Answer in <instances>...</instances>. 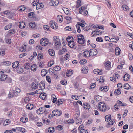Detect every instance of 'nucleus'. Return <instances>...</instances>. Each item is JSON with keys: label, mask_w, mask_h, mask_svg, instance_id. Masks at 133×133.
Segmentation results:
<instances>
[{"label": "nucleus", "mask_w": 133, "mask_h": 133, "mask_svg": "<svg viewBox=\"0 0 133 133\" xmlns=\"http://www.w3.org/2000/svg\"><path fill=\"white\" fill-rule=\"evenodd\" d=\"M37 57L38 59H42L43 58V56H42V55H41V54H38Z\"/></svg>", "instance_id": "338daca9"}, {"label": "nucleus", "mask_w": 133, "mask_h": 133, "mask_svg": "<svg viewBox=\"0 0 133 133\" xmlns=\"http://www.w3.org/2000/svg\"><path fill=\"white\" fill-rule=\"evenodd\" d=\"M98 107L99 110L102 112H104L106 110V107L105 103L103 102H101L98 104Z\"/></svg>", "instance_id": "f257e3e1"}, {"label": "nucleus", "mask_w": 133, "mask_h": 133, "mask_svg": "<svg viewBox=\"0 0 133 133\" xmlns=\"http://www.w3.org/2000/svg\"><path fill=\"white\" fill-rule=\"evenodd\" d=\"M50 27L53 29H56L58 28L57 24L55 23V22L50 21Z\"/></svg>", "instance_id": "0eeeda50"}, {"label": "nucleus", "mask_w": 133, "mask_h": 133, "mask_svg": "<svg viewBox=\"0 0 133 133\" xmlns=\"http://www.w3.org/2000/svg\"><path fill=\"white\" fill-rule=\"evenodd\" d=\"M5 54V51L4 50L2 49H0V54L1 55L3 56Z\"/></svg>", "instance_id": "49530a36"}, {"label": "nucleus", "mask_w": 133, "mask_h": 133, "mask_svg": "<svg viewBox=\"0 0 133 133\" xmlns=\"http://www.w3.org/2000/svg\"><path fill=\"white\" fill-rule=\"evenodd\" d=\"M8 76L5 74H1L0 80L1 81H5L7 78Z\"/></svg>", "instance_id": "ddd939ff"}, {"label": "nucleus", "mask_w": 133, "mask_h": 133, "mask_svg": "<svg viewBox=\"0 0 133 133\" xmlns=\"http://www.w3.org/2000/svg\"><path fill=\"white\" fill-rule=\"evenodd\" d=\"M62 100V99H59L58 100V101L56 102V104L58 105L59 106L62 104L63 102Z\"/></svg>", "instance_id": "e433bc0d"}, {"label": "nucleus", "mask_w": 133, "mask_h": 133, "mask_svg": "<svg viewBox=\"0 0 133 133\" xmlns=\"http://www.w3.org/2000/svg\"><path fill=\"white\" fill-rule=\"evenodd\" d=\"M17 73H22L23 72L24 69L22 67H19L16 70Z\"/></svg>", "instance_id": "b1692460"}, {"label": "nucleus", "mask_w": 133, "mask_h": 133, "mask_svg": "<svg viewBox=\"0 0 133 133\" xmlns=\"http://www.w3.org/2000/svg\"><path fill=\"white\" fill-rule=\"evenodd\" d=\"M75 45V43L73 41L70 40L68 41V45L69 47L71 48H73Z\"/></svg>", "instance_id": "f8f14e48"}, {"label": "nucleus", "mask_w": 133, "mask_h": 133, "mask_svg": "<svg viewBox=\"0 0 133 133\" xmlns=\"http://www.w3.org/2000/svg\"><path fill=\"white\" fill-rule=\"evenodd\" d=\"M40 43L41 45L43 46H46L48 44H51L49 43L48 40L47 38H45L44 39L42 38L41 39Z\"/></svg>", "instance_id": "f03ea898"}, {"label": "nucleus", "mask_w": 133, "mask_h": 133, "mask_svg": "<svg viewBox=\"0 0 133 133\" xmlns=\"http://www.w3.org/2000/svg\"><path fill=\"white\" fill-rule=\"evenodd\" d=\"M88 68L86 66H84L83 68L81 70V71L82 73L86 74L88 72Z\"/></svg>", "instance_id": "412c9836"}, {"label": "nucleus", "mask_w": 133, "mask_h": 133, "mask_svg": "<svg viewBox=\"0 0 133 133\" xmlns=\"http://www.w3.org/2000/svg\"><path fill=\"white\" fill-rule=\"evenodd\" d=\"M105 2L107 5L108 6L109 8L111 7V5L109 1V0H106L105 1Z\"/></svg>", "instance_id": "8fccbe9b"}, {"label": "nucleus", "mask_w": 133, "mask_h": 133, "mask_svg": "<svg viewBox=\"0 0 133 133\" xmlns=\"http://www.w3.org/2000/svg\"><path fill=\"white\" fill-rule=\"evenodd\" d=\"M54 70L56 71H58L61 69V68L59 66H57L54 68Z\"/></svg>", "instance_id": "4c0bfd02"}, {"label": "nucleus", "mask_w": 133, "mask_h": 133, "mask_svg": "<svg viewBox=\"0 0 133 133\" xmlns=\"http://www.w3.org/2000/svg\"><path fill=\"white\" fill-rule=\"evenodd\" d=\"M51 1L52 6H57L59 4V2L57 0H51Z\"/></svg>", "instance_id": "f3484780"}, {"label": "nucleus", "mask_w": 133, "mask_h": 133, "mask_svg": "<svg viewBox=\"0 0 133 133\" xmlns=\"http://www.w3.org/2000/svg\"><path fill=\"white\" fill-rule=\"evenodd\" d=\"M77 4L76 5V8H79L81 5V1L79 0H78L77 1Z\"/></svg>", "instance_id": "a18cd8bd"}, {"label": "nucleus", "mask_w": 133, "mask_h": 133, "mask_svg": "<svg viewBox=\"0 0 133 133\" xmlns=\"http://www.w3.org/2000/svg\"><path fill=\"white\" fill-rule=\"evenodd\" d=\"M17 63H18V61H16L13 63L12 65L13 68H16L17 67Z\"/></svg>", "instance_id": "a19ab883"}, {"label": "nucleus", "mask_w": 133, "mask_h": 133, "mask_svg": "<svg viewBox=\"0 0 133 133\" xmlns=\"http://www.w3.org/2000/svg\"><path fill=\"white\" fill-rule=\"evenodd\" d=\"M18 26L20 28H25V23L23 21L20 22L19 23Z\"/></svg>", "instance_id": "dca6fc26"}, {"label": "nucleus", "mask_w": 133, "mask_h": 133, "mask_svg": "<svg viewBox=\"0 0 133 133\" xmlns=\"http://www.w3.org/2000/svg\"><path fill=\"white\" fill-rule=\"evenodd\" d=\"M46 96V94L45 93H42L40 94L39 97L42 100H44Z\"/></svg>", "instance_id": "aec40b11"}, {"label": "nucleus", "mask_w": 133, "mask_h": 133, "mask_svg": "<svg viewBox=\"0 0 133 133\" xmlns=\"http://www.w3.org/2000/svg\"><path fill=\"white\" fill-rule=\"evenodd\" d=\"M48 52L50 55L53 56L55 55L54 51L52 49H49L48 50Z\"/></svg>", "instance_id": "c756f323"}, {"label": "nucleus", "mask_w": 133, "mask_h": 133, "mask_svg": "<svg viewBox=\"0 0 133 133\" xmlns=\"http://www.w3.org/2000/svg\"><path fill=\"white\" fill-rule=\"evenodd\" d=\"M26 108L28 109H32L33 107V105L32 104L29 103L26 107Z\"/></svg>", "instance_id": "c85d7f7f"}, {"label": "nucleus", "mask_w": 133, "mask_h": 133, "mask_svg": "<svg viewBox=\"0 0 133 133\" xmlns=\"http://www.w3.org/2000/svg\"><path fill=\"white\" fill-rule=\"evenodd\" d=\"M48 72V70L45 69H43L41 70V74L42 76H45Z\"/></svg>", "instance_id": "5701e85b"}, {"label": "nucleus", "mask_w": 133, "mask_h": 133, "mask_svg": "<svg viewBox=\"0 0 133 133\" xmlns=\"http://www.w3.org/2000/svg\"><path fill=\"white\" fill-rule=\"evenodd\" d=\"M74 85L75 88L77 89L78 87V84L77 82H75L74 83Z\"/></svg>", "instance_id": "864d4df0"}, {"label": "nucleus", "mask_w": 133, "mask_h": 133, "mask_svg": "<svg viewBox=\"0 0 133 133\" xmlns=\"http://www.w3.org/2000/svg\"><path fill=\"white\" fill-rule=\"evenodd\" d=\"M31 87L32 89H37L38 87V83L36 82H34L31 84Z\"/></svg>", "instance_id": "9d476101"}, {"label": "nucleus", "mask_w": 133, "mask_h": 133, "mask_svg": "<svg viewBox=\"0 0 133 133\" xmlns=\"http://www.w3.org/2000/svg\"><path fill=\"white\" fill-rule=\"evenodd\" d=\"M29 25L31 28H34L35 26L36 25L35 22H32L30 23Z\"/></svg>", "instance_id": "f704fd0d"}, {"label": "nucleus", "mask_w": 133, "mask_h": 133, "mask_svg": "<svg viewBox=\"0 0 133 133\" xmlns=\"http://www.w3.org/2000/svg\"><path fill=\"white\" fill-rule=\"evenodd\" d=\"M12 23H10L9 24L7 25L6 26L5 28L4 29L5 30H8L10 29L12 27Z\"/></svg>", "instance_id": "72a5a7b5"}, {"label": "nucleus", "mask_w": 133, "mask_h": 133, "mask_svg": "<svg viewBox=\"0 0 133 133\" xmlns=\"http://www.w3.org/2000/svg\"><path fill=\"white\" fill-rule=\"evenodd\" d=\"M110 62L109 61H107L105 63V66L107 67L108 68H109L110 66Z\"/></svg>", "instance_id": "603ef678"}, {"label": "nucleus", "mask_w": 133, "mask_h": 133, "mask_svg": "<svg viewBox=\"0 0 133 133\" xmlns=\"http://www.w3.org/2000/svg\"><path fill=\"white\" fill-rule=\"evenodd\" d=\"M44 6L43 4L42 3H36V9L38 10L39 9L43 8Z\"/></svg>", "instance_id": "6ab92c4d"}, {"label": "nucleus", "mask_w": 133, "mask_h": 133, "mask_svg": "<svg viewBox=\"0 0 133 133\" xmlns=\"http://www.w3.org/2000/svg\"><path fill=\"white\" fill-rule=\"evenodd\" d=\"M96 100V101H100L101 99V97L98 95L96 96L94 98Z\"/></svg>", "instance_id": "58836bf2"}, {"label": "nucleus", "mask_w": 133, "mask_h": 133, "mask_svg": "<svg viewBox=\"0 0 133 133\" xmlns=\"http://www.w3.org/2000/svg\"><path fill=\"white\" fill-rule=\"evenodd\" d=\"M121 92V90L119 88L116 89L114 91L115 95H118L120 94Z\"/></svg>", "instance_id": "7c9ffc66"}, {"label": "nucleus", "mask_w": 133, "mask_h": 133, "mask_svg": "<svg viewBox=\"0 0 133 133\" xmlns=\"http://www.w3.org/2000/svg\"><path fill=\"white\" fill-rule=\"evenodd\" d=\"M25 9V7L24 5L21 6L19 7V10L20 11H22L24 10Z\"/></svg>", "instance_id": "c9c22d12"}, {"label": "nucleus", "mask_w": 133, "mask_h": 133, "mask_svg": "<svg viewBox=\"0 0 133 133\" xmlns=\"http://www.w3.org/2000/svg\"><path fill=\"white\" fill-rule=\"evenodd\" d=\"M117 102L118 103V104H119L120 105L123 106H125L124 104L122 103L121 101L118 100Z\"/></svg>", "instance_id": "e2e57ef3"}, {"label": "nucleus", "mask_w": 133, "mask_h": 133, "mask_svg": "<svg viewBox=\"0 0 133 133\" xmlns=\"http://www.w3.org/2000/svg\"><path fill=\"white\" fill-rule=\"evenodd\" d=\"M53 115L56 116H59L61 115L62 114V112L58 110H55L52 112Z\"/></svg>", "instance_id": "423d86ee"}, {"label": "nucleus", "mask_w": 133, "mask_h": 133, "mask_svg": "<svg viewBox=\"0 0 133 133\" xmlns=\"http://www.w3.org/2000/svg\"><path fill=\"white\" fill-rule=\"evenodd\" d=\"M25 69H28L29 68V67H30V64L28 63H26L25 64Z\"/></svg>", "instance_id": "de8ad7c7"}, {"label": "nucleus", "mask_w": 133, "mask_h": 133, "mask_svg": "<svg viewBox=\"0 0 133 133\" xmlns=\"http://www.w3.org/2000/svg\"><path fill=\"white\" fill-rule=\"evenodd\" d=\"M15 29H12L9 30V32L10 34H13L15 33Z\"/></svg>", "instance_id": "4d7b16f0"}, {"label": "nucleus", "mask_w": 133, "mask_h": 133, "mask_svg": "<svg viewBox=\"0 0 133 133\" xmlns=\"http://www.w3.org/2000/svg\"><path fill=\"white\" fill-rule=\"evenodd\" d=\"M89 51H88L86 50L83 53V55L86 57H89L90 56Z\"/></svg>", "instance_id": "a211bd4d"}, {"label": "nucleus", "mask_w": 133, "mask_h": 133, "mask_svg": "<svg viewBox=\"0 0 133 133\" xmlns=\"http://www.w3.org/2000/svg\"><path fill=\"white\" fill-rule=\"evenodd\" d=\"M57 129L59 130H61L63 129V127L62 125H58L57 127Z\"/></svg>", "instance_id": "680f3d73"}, {"label": "nucleus", "mask_w": 133, "mask_h": 133, "mask_svg": "<svg viewBox=\"0 0 133 133\" xmlns=\"http://www.w3.org/2000/svg\"><path fill=\"white\" fill-rule=\"evenodd\" d=\"M46 80L49 83H51V79L50 77L49 76H46Z\"/></svg>", "instance_id": "09e8293b"}, {"label": "nucleus", "mask_w": 133, "mask_h": 133, "mask_svg": "<svg viewBox=\"0 0 133 133\" xmlns=\"http://www.w3.org/2000/svg\"><path fill=\"white\" fill-rule=\"evenodd\" d=\"M129 58L130 60H132L133 56L132 55L131 53H129L128 54Z\"/></svg>", "instance_id": "052dcab7"}, {"label": "nucleus", "mask_w": 133, "mask_h": 133, "mask_svg": "<svg viewBox=\"0 0 133 133\" xmlns=\"http://www.w3.org/2000/svg\"><path fill=\"white\" fill-rule=\"evenodd\" d=\"M14 91H15L16 93L17 94V93H20L21 91L20 89L18 88H16L14 90Z\"/></svg>", "instance_id": "13d9d810"}, {"label": "nucleus", "mask_w": 133, "mask_h": 133, "mask_svg": "<svg viewBox=\"0 0 133 133\" xmlns=\"http://www.w3.org/2000/svg\"><path fill=\"white\" fill-rule=\"evenodd\" d=\"M44 109H45L44 107L40 108L38 109L37 110L36 112L38 114H42L45 112V111H44Z\"/></svg>", "instance_id": "6e6552de"}, {"label": "nucleus", "mask_w": 133, "mask_h": 133, "mask_svg": "<svg viewBox=\"0 0 133 133\" xmlns=\"http://www.w3.org/2000/svg\"><path fill=\"white\" fill-rule=\"evenodd\" d=\"M43 28L46 30H48L49 27L47 25H44L43 26Z\"/></svg>", "instance_id": "69168bd1"}, {"label": "nucleus", "mask_w": 133, "mask_h": 133, "mask_svg": "<svg viewBox=\"0 0 133 133\" xmlns=\"http://www.w3.org/2000/svg\"><path fill=\"white\" fill-rule=\"evenodd\" d=\"M57 19L58 22L61 23L63 21V18L62 15H58L57 16Z\"/></svg>", "instance_id": "2eb2a0df"}, {"label": "nucleus", "mask_w": 133, "mask_h": 133, "mask_svg": "<svg viewBox=\"0 0 133 133\" xmlns=\"http://www.w3.org/2000/svg\"><path fill=\"white\" fill-rule=\"evenodd\" d=\"M120 49L118 47L116 48L115 51V54L117 55H118L120 54Z\"/></svg>", "instance_id": "cd10ccee"}, {"label": "nucleus", "mask_w": 133, "mask_h": 133, "mask_svg": "<svg viewBox=\"0 0 133 133\" xmlns=\"http://www.w3.org/2000/svg\"><path fill=\"white\" fill-rule=\"evenodd\" d=\"M35 15L34 13V12H31L28 14L29 17L30 18L34 17Z\"/></svg>", "instance_id": "ea45409f"}, {"label": "nucleus", "mask_w": 133, "mask_h": 133, "mask_svg": "<svg viewBox=\"0 0 133 133\" xmlns=\"http://www.w3.org/2000/svg\"><path fill=\"white\" fill-rule=\"evenodd\" d=\"M84 126L83 125H81L79 126L78 128V130L79 131H81L82 130H84Z\"/></svg>", "instance_id": "5fc2aeb1"}, {"label": "nucleus", "mask_w": 133, "mask_h": 133, "mask_svg": "<svg viewBox=\"0 0 133 133\" xmlns=\"http://www.w3.org/2000/svg\"><path fill=\"white\" fill-rule=\"evenodd\" d=\"M18 94L16 93L14 90H12L10 92L9 94L8 97L9 98H12L17 96Z\"/></svg>", "instance_id": "39448f33"}, {"label": "nucleus", "mask_w": 133, "mask_h": 133, "mask_svg": "<svg viewBox=\"0 0 133 133\" xmlns=\"http://www.w3.org/2000/svg\"><path fill=\"white\" fill-rule=\"evenodd\" d=\"M87 62L86 60L85 59L81 60L80 61L79 63L81 65H83Z\"/></svg>", "instance_id": "79ce46f5"}, {"label": "nucleus", "mask_w": 133, "mask_h": 133, "mask_svg": "<svg viewBox=\"0 0 133 133\" xmlns=\"http://www.w3.org/2000/svg\"><path fill=\"white\" fill-rule=\"evenodd\" d=\"M53 41L55 43V46L59 45L61 44L60 40L59 37L58 36H55L53 37Z\"/></svg>", "instance_id": "7ed1b4c3"}, {"label": "nucleus", "mask_w": 133, "mask_h": 133, "mask_svg": "<svg viewBox=\"0 0 133 133\" xmlns=\"http://www.w3.org/2000/svg\"><path fill=\"white\" fill-rule=\"evenodd\" d=\"M26 46L25 45L24 46L22 47L21 48L20 50L22 52H25L26 51L25 47Z\"/></svg>", "instance_id": "3c124183"}, {"label": "nucleus", "mask_w": 133, "mask_h": 133, "mask_svg": "<svg viewBox=\"0 0 133 133\" xmlns=\"http://www.w3.org/2000/svg\"><path fill=\"white\" fill-rule=\"evenodd\" d=\"M96 41L97 42H102L103 41L102 38L101 37H97L96 38Z\"/></svg>", "instance_id": "c03bdc74"}, {"label": "nucleus", "mask_w": 133, "mask_h": 133, "mask_svg": "<svg viewBox=\"0 0 133 133\" xmlns=\"http://www.w3.org/2000/svg\"><path fill=\"white\" fill-rule=\"evenodd\" d=\"M83 106L84 107V108L85 110L88 109L89 110L91 108L90 104L86 103H83Z\"/></svg>", "instance_id": "9b49d317"}, {"label": "nucleus", "mask_w": 133, "mask_h": 133, "mask_svg": "<svg viewBox=\"0 0 133 133\" xmlns=\"http://www.w3.org/2000/svg\"><path fill=\"white\" fill-rule=\"evenodd\" d=\"M11 63L10 62L8 61H5L2 62L1 63L2 65L8 66L10 65Z\"/></svg>", "instance_id": "4be33fe9"}, {"label": "nucleus", "mask_w": 133, "mask_h": 133, "mask_svg": "<svg viewBox=\"0 0 133 133\" xmlns=\"http://www.w3.org/2000/svg\"><path fill=\"white\" fill-rule=\"evenodd\" d=\"M6 82L7 83H12V80L10 77H9L7 78Z\"/></svg>", "instance_id": "37998d69"}, {"label": "nucleus", "mask_w": 133, "mask_h": 133, "mask_svg": "<svg viewBox=\"0 0 133 133\" xmlns=\"http://www.w3.org/2000/svg\"><path fill=\"white\" fill-rule=\"evenodd\" d=\"M43 123H44L46 124L47 125H48L50 122V121L48 119L47 120H45L44 119L43 120Z\"/></svg>", "instance_id": "6e6d98bb"}, {"label": "nucleus", "mask_w": 133, "mask_h": 133, "mask_svg": "<svg viewBox=\"0 0 133 133\" xmlns=\"http://www.w3.org/2000/svg\"><path fill=\"white\" fill-rule=\"evenodd\" d=\"M39 87L42 90L43 89H44L45 88V86L44 83V82L42 81L39 84Z\"/></svg>", "instance_id": "393cba45"}, {"label": "nucleus", "mask_w": 133, "mask_h": 133, "mask_svg": "<svg viewBox=\"0 0 133 133\" xmlns=\"http://www.w3.org/2000/svg\"><path fill=\"white\" fill-rule=\"evenodd\" d=\"M130 88V86L128 84L125 83V89H128Z\"/></svg>", "instance_id": "bf43d9fd"}, {"label": "nucleus", "mask_w": 133, "mask_h": 133, "mask_svg": "<svg viewBox=\"0 0 133 133\" xmlns=\"http://www.w3.org/2000/svg\"><path fill=\"white\" fill-rule=\"evenodd\" d=\"M54 62H52V61L49 62L48 63V65L49 67H50V66H51L53 65V64H54Z\"/></svg>", "instance_id": "774afa93"}, {"label": "nucleus", "mask_w": 133, "mask_h": 133, "mask_svg": "<svg viewBox=\"0 0 133 133\" xmlns=\"http://www.w3.org/2000/svg\"><path fill=\"white\" fill-rule=\"evenodd\" d=\"M78 43L81 44H83L85 42L84 37H82L80 38H78Z\"/></svg>", "instance_id": "1a4fd4ad"}, {"label": "nucleus", "mask_w": 133, "mask_h": 133, "mask_svg": "<svg viewBox=\"0 0 133 133\" xmlns=\"http://www.w3.org/2000/svg\"><path fill=\"white\" fill-rule=\"evenodd\" d=\"M97 30H94V31H95V32L96 33V34H95V33H94V34L92 35L91 36L92 37L96 36V35H101L102 34V32H101L102 31L100 30H99L98 29H96Z\"/></svg>", "instance_id": "4468645a"}, {"label": "nucleus", "mask_w": 133, "mask_h": 133, "mask_svg": "<svg viewBox=\"0 0 133 133\" xmlns=\"http://www.w3.org/2000/svg\"><path fill=\"white\" fill-rule=\"evenodd\" d=\"M48 131L50 133H53L54 132V128L52 127H49L48 129Z\"/></svg>", "instance_id": "2f4dec72"}, {"label": "nucleus", "mask_w": 133, "mask_h": 133, "mask_svg": "<svg viewBox=\"0 0 133 133\" xmlns=\"http://www.w3.org/2000/svg\"><path fill=\"white\" fill-rule=\"evenodd\" d=\"M111 116L110 115H107L105 117V121H109L111 120Z\"/></svg>", "instance_id": "a878e982"}, {"label": "nucleus", "mask_w": 133, "mask_h": 133, "mask_svg": "<svg viewBox=\"0 0 133 133\" xmlns=\"http://www.w3.org/2000/svg\"><path fill=\"white\" fill-rule=\"evenodd\" d=\"M90 56H94L97 55V50L95 49H90L89 50Z\"/></svg>", "instance_id": "20e7f679"}, {"label": "nucleus", "mask_w": 133, "mask_h": 133, "mask_svg": "<svg viewBox=\"0 0 133 133\" xmlns=\"http://www.w3.org/2000/svg\"><path fill=\"white\" fill-rule=\"evenodd\" d=\"M96 85V83H91L90 86L91 88H93L95 87Z\"/></svg>", "instance_id": "0e129e2a"}, {"label": "nucleus", "mask_w": 133, "mask_h": 133, "mask_svg": "<svg viewBox=\"0 0 133 133\" xmlns=\"http://www.w3.org/2000/svg\"><path fill=\"white\" fill-rule=\"evenodd\" d=\"M99 70L98 69H95L93 71L94 73L95 74L101 75V72H99Z\"/></svg>", "instance_id": "473e14b6"}, {"label": "nucleus", "mask_w": 133, "mask_h": 133, "mask_svg": "<svg viewBox=\"0 0 133 133\" xmlns=\"http://www.w3.org/2000/svg\"><path fill=\"white\" fill-rule=\"evenodd\" d=\"M73 74V70H68L66 73V75L68 77L71 76Z\"/></svg>", "instance_id": "bb28decb"}]
</instances>
